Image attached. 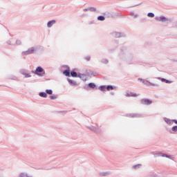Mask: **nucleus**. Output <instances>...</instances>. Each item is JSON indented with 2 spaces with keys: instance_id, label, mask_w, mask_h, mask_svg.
Returning a JSON list of instances; mask_svg holds the SVG:
<instances>
[{
  "instance_id": "f257e3e1",
  "label": "nucleus",
  "mask_w": 177,
  "mask_h": 177,
  "mask_svg": "<svg viewBox=\"0 0 177 177\" xmlns=\"http://www.w3.org/2000/svg\"><path fill=\"white\" fill-rule=\"evenodd\" d=\"M35 74H37V75H45V71H44L42 67L39 66L36 68Z\"/></svg>"
},
{
  "instance_id": "f03ea898",
  "label": "nucleus",
  "mask_w": 177,
  "mask_h": 177,
  "mask_svg": "<svg viewBox=\"0 0 177 177\" xmlns=\"http://www.w3.org/2000/svg\"><path fill=\"white\" fill-rule=\"evenodd\" d=\"M141 103L142 104H145V105H149V104H151V103H153V101L149 100V99H142L141 100Z\"/></svg>"
},
{
  "instance_id": "7ed1b4c3",
  "label": "nucleus",
  "mask_w": 177,
  "mask_h": 177,
  "mask_svg": "<svg viewBox=\"0 0 177 177\" xmlns=\"http://www.w3.org/2000/svg\"><path fill=\"white\" fill-rule=\"evenodd\" d=\"M155 19L156 21H162V23H164V21H167V18L165 17H156Z\"/></svg>"
},
{
  "instance_id": "20e7f679",
  "label": "nucleus",
  "mask_w": 177,
  "mask_h": 177,
  "mask_svg": "<svg viewBox=\"0 0 177 177\" xmlns=\"http://www.w3.org/2000/svg\"><path fill=\"white\" fill-rule=\"evenodd\" d=\"M68 82H69V84H71V85H73V86H77V82L71 80V79H68Z\"/></svg>"
},
{
  "instance_id": "39448f33",
  "label": "nucleus",
  "mask_w": 177,
  "mask_h": 177,
  "mask_svg": "<svg viewBox=\"0 0 177 177\" xmlns=\"http://www.w3.org/2000/svg\"><path fill=\"white\" fill-rule=\"evenodd\" d=\"M34 48H31L28 50V51L24 52V55H30V53H34Z\"/></svg>"
},
{
  "instance_id": "423d86ee",
  "label": "nucleus",
  "mask_w": 177,
  "mask_h": 177,
  "mask_svg": "<svg viewBox=\"0 0 177 177\" xmlns=\"http://www.w3.org/2000/svg\"><path fill=\"white\" fill-rule=\"evenodd\" d=\"M56 23V21L53 20V21H50L48 22L47 24V27H48L50 28V27H51L53 24H55Z\"/></svg>"
},
{
  "instance_id": "0eeeda50",
  "label": "nucleus",
  "mask_w": 177,
  "mask_h": 177,
  "mask_svg": "<svg viewBox=\"0 0 177 177\" xmlns=\"http://www.w3.org/2000/svg\"><path fill=\"white\" fill-rule=\"evenodd\" d=\"M138 80H139V81H142L143 82V84H146V82H148V84H149L152 86H157V84H153V83H150V82H149V81H145V80H143L142 79H138Z\"/></svg>"
},
{
  "instance_id": "6e6552de",
  "label": "nucleus",
  "mask_w": 177,
  "mask_h": 177,
  "mask_svg": "<svg viewBox=\"0 0 177 177\" xmlns=\"http://www.w3.org/2000/svg\"><path fill=\"white\" fill-rule=\"evenodd\" d=\"M63 75L66 77H70V69L64 71Z\"/></svg>"
},
{
  "instance_id": "1a4fd4ad",
  "label": "nucleus",
  "mask_w": 177,
  "mask_h": 177,
  "mask_svg": "<svg viewBox=\"0 0 177 177\" xmlns=\"http://www.w3.org/2000/svg\"><path fill=\"white\" fill-rule=\"evenodd\" d=\"M158 80H160L162 81V82H165V84H171V81L169 80H167V79H165V78H158Z\"/></svg>"
},
{
  "instance_id": "9d476101",
  "label": "nucleus",
  "mask_w": 177,
  "mask_h": 177,
  "mask_svg": "<svg viewBox=\"0 0 177 177\" xmlns=\"http://www.w3.org/2000/svg\"><path fill=\"white\" fill-rule=\"evenodd\" d=\"M129 95L132 96L133 97H136V96H138V94L133 92H130Z\"/></svg>"
},
{
  "instance_id": "9b49d317",
  "label": "nucleus",
  "mask_w": 177,
  "mask_h": 177,
  "mask_svg": "<svg viewBox=\"0 0 177 177\" xmlns=\"http://www.w3.org/2000/svg\"><path fill=\"white\" fill-rule=\"evenodd\" d=\"M39 96H41V97H47L48 95L46 93H40Z\"/></svg>"
},
{
  "instance_id": "f8f14e48",
  "label": "nucleus",
  "mask_w": 177,
  "mask_h": 177,
  "mask_svg": "<svg viewBox=\"0 0 177 177\" xmlns=\"http://www.w3.org/2000/svg\"><path fill=\"white\" fill-rule=\"evenodd\" d=\"M88 86L89 88H92L93 89H94V88H96V85L93 83L88 84Z\"/></svg>"
},
{
  "instance_id": "ddd939ff",
  "label": "nucleus",
  "mask_w": 177,
  "mask_h": 177,
  "mask_svg": "<svg viewBox=\"0 0 177 177\" xmlns=\"http://www.w3.org/2000/svg\"><path fill=\"white\" fill-rule=\"evenodd\" d=\"M97 20H99L100 21H104V17L100 16L97 17Z\"/></svg>"
},
{
  "instance_id": "4468645a",
  "label": "nucleus",
  "mask_w": 177,
  "mask_h": 177,
  "mask_svg": "<svg viewBox=\"0 0 177 177\" xmlns=\"http://www.w3.org/2000/svg\"><path fill=\"white\" fill-rule=\"evenodd\" d=\"M100 91H102V92H104V91H106V89H107V88H106V86H101L100 87Z\"/></svg>"
},
{
  "instance_id": "2eb2a0df",
  "label": "nucleus",
  "mask_w": 177,
  "mask_h": 177,
  "mask_svg": "<svg viewBox=\"0 0 177 177\" xmlns=\"http://www.w3.org/2000/svg\"><path fill=\"white\" fill-rule=\"evenodd\" d=\"M165 122H167V124H171V120H169V119H168V118H165Z\"/></svg>"
},
{
  "instance_id": "dca6fc26",
  "label": "nucleus",
  "mask_w": 177,
  "mask_h": 177,
  "mask_svg": "<svg viewBox=\"0 0 177 177\" xmlns=\"http://www.w3.org/2000/svg\"><path fill=\"white\" fill-rule=\"evenodd\" d=\"M71 77H77V73L74 71H72V72H71Z\"/></svg>"
},
{
  "instance_id": "f3484780",
  "label": "nucleus",
  "mask_w": 177,
  "mask_h": 177,
  "mask_svg": "<svg viewBox=\"0 0 177 177\" xmlns=\"http://www.w3.org/2000/svg\"><path fill=\"white\" fill-rule=\"evenodd\" d=\"M107 91H113V86H108L106 87Z\"/></svg>"
},
{
  "instance_id": "a211bd4d",
  "label": "nucleus",
  "mask_w": 177,
  "mask_h": 177,
  "mask_svg": "<svg viewBox=\"0 0 177 177\" xmlns=\"http://www.w3.org/2000/svg\"><path fill=\"white\" fill-rule=\"evenodd\" d=\"M23 75H25V78H30V77H31V75L28 73H23Z\"/></svg>"
},
{
  "instance_id": "6ab92c4d",
  "label": "nucleus",
  "mask_w": 177,
  "mask_h": 177,
  "mask_svg": "<svg viewBox=\"0 0 177 177\" xmlns=\"http://www.w3.org/2000/svg\"><path fill=\"white\" fill-rule=\"evenodd\" d=\"M148 17H154V14L153 12L148 13Z\"/></svg>"
},
{
  "instance_id": "aec40b11",
  "label": "nucleus",
  "mask_w": 177,
  "mask_h": 177,
  "mask_svg": "<svg viewBox=\"0 0 177 177\" xmlns=\"http://www.w3.org/2000/svg\"><path fill=\"white\" fill-rule=\"evenodd\" d=\"M46 93H48V95H52V93H53V91H52V90H46Z\"/></svg>"
},
{
  "instance_id": "412c9836",
  "label": "nucleus",
  "mask_w": 177,
  "mask_h": 177,
  "mask_svg": "<svg viewBox=\"0 0 177 177\" xmlns=\"http://www.w3.org/2000/svg\"><path fill=\"white\" fill-rule=\"evenodd\" d=\"M172 131H174V132H177V126L173 127Z\"/></svg>"
},
{
  "instance_id": "4be33fe9",
  "label": "nucleus",
  "mask_w": 177,
  "mask_h": 177,
  "mask_svg": "<svg viewBox=\"0 0 177 177\" xmlns=\"http://www.w3.org/2000/svg\"><path fill=\"white\" fill-rule=\"evenodd\" d=\"M88 10H92L93 12H96V8H90Z\"/></svg>"
},
{
  "instance_id": "5701e85b",
  "label": "nucleus",
  "mask_w": 177,
  "mask_h": 177,
  "mask_svg": "<svg viewBox=\"0 0 177 177\" xmlns=\"http://www.w3.org/2000/svg\"><path fill=\"white\" fill-rule=\"evenodd\" d=\"M56 97H57L56 95H51V96L50 97V98L52 100L56 99Z\"/></svg>"
},
{
  "instance_id": "b1692460",
  "label": "nucleus",
  "mask_w": 177,
  "mask_h": 177,
  "mask_svg": "<svg viewBox=\"0 0 177 177\" xmlns=\"http://www.w3.org/2000/svg\"><path fill=\"white\" fill-rule=\"evenodd\" d=\"M139 167H140V165H136L133 166V168H135V169H136V168H139Z\"/></svg>"
},
{
  "instance_id": "393cba45",
  "label": "nucleus",
  "mask_w": 177,
  "mask_h": 177,
  "mask_svg": "<svg viewBox=\"0 0 177 177\" xmlns=\"http://www.w3.org/2000/svg\"><path fill=\"white\" fill-rule=\"evenodd\" d=\"M174 122H175L176 124H177V120H174Z\"/></svg>"
},
{
  "instance_id": "a878e982",
  "label": "nucleus",
  "mask_w": 177,
  "mask_h": 177,
  "mask_svg": "<svg viewBox=\"0 0 177 177\" xmlns=\"http://www.w3.org/2000/svg\"><path fill=\"white\" fill-rule=\"evenodd\" d=\"M90 59H91L90 57L87 58V60H90Z\"/></svg>"
},
{
  "instance_id": "bb28decb",
  "label": "nucleus",
  "mask_w": 177,
  "mask_h": 177,
  "mask_svg": "<svg viewBox=\"0 0 177 177\" xmlns=\"http://www.w3.org/2000/svg\"><path fill=\"white\" fill-rule=\"evenodd\" d=\"M85 10H88V9H86Z\"/></svg>"
}]
</instances>
